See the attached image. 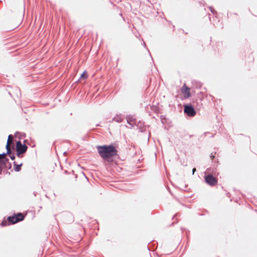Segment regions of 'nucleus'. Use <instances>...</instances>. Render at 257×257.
<instances>
[{
  "mask_svg": "<svg viewBox=\"0 0 257 257\" xmlns=\"http://www.w3.org/2000/svg\"><path fill=\"white\" fill-rule=\"evenodd\" d=\"M98 153L102 159L107 162L113 161V158L117 155V150L113 144L96 146Z\"/></svg>",
  "mask_w": 257,
  "mask_h": 257,
  "instance_id": "nucleus-1",
  "label": "nucleus"
},
{
  "mask_svg": "<svg viewBox=\"0 0 257 257\" xmlns=\"http://www.w3.org/2000/svg\"><path fill=\"white\" fill-rule=\"evenodd\" d=\"M25 218V216L21 212L14 213L13 215L9 216L7 218V222L3 220L1 222L2 226H5L8 224H14L19 222L23 221Z\"/></svg>",
  "mask_w": 257,
  "mask_h": 257,
  "instance_id": "nucleus-2",
  "label": "nucleus"
},
{
  "mask_svg": "<svg viewBox=\"0 0 257 257\" xmlns=\"http://www.w3.org/2000/svg\"><path fill=\"white\" fill-rule=\"evenodd\" d=\"M184 112L189 117H193L196 114L194 106L190 103L184 105Z\"/></svg>",
  "mask_w": 257,
  "mask_h": 257,
  "instance_id": "nucleus-3",
  "label": "nucleus"
},
{
  "mask_svg": "<svg viewBox=\"0 0 257 257\" xmlns=\"http://www.w3.org/2000/svg\"><path fill=\"white\" fill-rule=\"evenodd\" d=\"M205 182L210 186H214L217 183V179L212 174H207L204 176Z\"/></svg>",
  "mask_w": 257,
  "mask_h": 257,
  "instance_id": "nucleus-4",
  "label": "nucleus"
},
{
  "mask_svg": "<svg viewBox=\"0 0 257 257\" xmlns=\"http://www.w3.org/2000/svg\"><path fill=\"white\" fill-rule=\"evenodd\" d=\"M28 147L25 144H22L19 140L16 143V151H19L23 153H25L28 150Z\"/></svg>",
  "mask_w": 257,
  "mask_h": 257,
  "instance_id": "nucleus-5",
  "label": "nucleus"
},
{
  "mask_svg": "<svg viewBox=\"0 0 257 257\" xmlns=\"http://www.w3.org/2000/svg\"><path fill=\"white\" fill-rule=\"evenodd\" d=\"M190 88L188 87L185 83L183 84L181 88V92L184 95V97L185 98H188L191 96V93L190 92Z\"/></svg>",
  "mask_w": 257,
  "mask_h": 257,
  "instance_id": "nucleus-6",
  "label": "nucleus"
},
{
  "mask_svg": "<svg viewBox=\"0 0 257 257\" xmlns=\"http://www.w3.org/2000/svg\"><path fill=\"white\" fill-rule=\"evenodd\" d=\"M135 125L141 133H144L146 131L147 126L145 125L144 121L141 120L137 121L136 122Z\"/></svg>",
  "mask_w": 257,
  "mask_h": 257,
  "instance_id": "nucleus-7",
  "label": "nucleus"
},
{
  "mask_svg": "<svg viewBox=\"0 0 257 257\" xmlns=\"http://www.w3.org/2000/svg\"><path fill=\"white\" fill-rule=\"evenodd\" d=\"M9 162V159L6 157V154L3 153L0 154V167Z\"/></svg>",
  "mask_w": 257,
  "mask_h": 257,
  "instance_id": "nucleus-8",
  "label": "nucleus"
},
{
  "mask_svg": "<svg viewBox=\"0 0 257 257\" xmlns=\"http://www.w3.org/2000/svg\"><path fill=\"white\" fill-rule=\"evenodd\" d=\"M12 138H13V136L12 135H9L8 140H7V144L6 146V149L7 150H8V153H10L11 152V149L10 148V146L12 144H13V143L12 140Z\"/></svg>",
  "mask_w": 257,
  "mask_h": 257,
  "instance_id": "nucleus-9",
  "label": "nucleus"
},
{
  "mask_svg": "<svg viewBox=\"0 0 257 257\" xmlns=\"http://www.w3.org/2000/svg\"><path fill=\"white\" fill-rule=\"evenodd\" d=\"M23 165V163L20 164H17L16 162H14V169L16 172H19L21 170V167Z\"/></svg>",
  "mask_w": 257,
  "mask_h": 257,
  "instance_id": "nucleus-10",
  "label": "nucleus"
},
{
  "mask_svg": "<svg viewBox=\"0 0 257 257\" xmlns=\"http://www.w3.org/2000/svg\"><path fill=\"white\" fill-rule=\"evenodd\" d=\"M126 119H127V122L128 124L130 125H131L132 126L133 125L132 124V123L131 122H137L136 119L134 118L133 116H127Z\"/></svg>",
  "mask_w": 257,
  "mask_h": 257,
  "instance_id": "nucleus-11",
  "label": "nucleus"
},
{
  "mask_svg": "<svg viewBox=\"0 0 257 257\" xmlns=\"http://www.w3.org/2000/svg\"><path fill=\"white\" fill-rule=\"evenodd\" d=\"M3 169H6L7 170H10L12 168V164L10 162H7L5 165L1 166Z\"/></svg>",
  "mask_w": 257,
  "mask_h": 257,
  "instance_id": "nucleus-12",
  "label": "nucleus"
},
{
  "mask_svg": "<svg viewBox=\"0 0 257 257\" xmlns=\"http://www.w3.org/2000/svg\"><path fill=\"white\" fill-rule=\"evenodd\" d=\"M6 154V155H7V154L9 155V157L11 158V160H14L15 159V158H16L15 153L13 152L12 150H11V152L10 153H8V150H7V153Z\"/></svg>",
  "mask_w": 257,
  "mask_h": 257,
  "instance_id": "nucleus-13",
  "label": "nucleus"
},
{
  "mask_svg": "<svg viewBox=\"0 0 257 257\" xmlns=\"http://www.w3.org/2000/svg\"><path fill=\"white\" fill-rule=\"evenodd\" d=\"M18 135H20L19 137V139H22V138H25L26 136V135L24 133H20V132H16L15 134V137H18Z\"/></svg>",
  "mask_w": 257,
  "mask_h": 257,
  "instance_id": "nucleus-14",
  "label": "nucleus"
},
{
  "mask_svg": "<svg viewBox=\"0 0 257 257\" xmlns=\"http://www.w3.org/2000/svg\"><path fill=\"white\" fill-rule=\"evenodd\" d=\"M88 74L86 71H83V72L81 74L79 79H86L88 78Z\"/></svg>",
  "mask_w": 257,
  "mask_h": 257,
  "instance_id": "nucleus-15",
  "label": "nucleus"
},
{
  "mask_svg": "<svg viewBox=\"0 0 257 257\" xmlns=\"http://www.w3.org/2000/svg\"><path fill=\"white\" fill-rule=\"evenodd\" d=\"M113 120L118 122H121L122 121V118L121 117L117 116L113 118Z\"/></svg>",
  "mask_w": 257,
  "mask_h": 257,
  "instance_id": "nucleus-16",
  "label": "nucleus"
},
{
  "mask_svg": "<svg viewBox=\"0 0 257 257\" xmlns=\"http://www.w3.org/2000/svg\"><path fill=\"white\" fill-rule=\"evenodd\" d=\"M24 154V153H23L22 152H19V151H16V155H17V156L18 157H19L20 158H21L23 157Z\"/></svg>",
  "mask_w": 257,
  "mask_h": 257,
  "instance_id": "nucleus-17",
  "label": "nucleus"
},
{
  "mask_svg": "<svg viewBox=\"0 0 257 257\" xmlns=\"http://www.w3.org/2000/svg\"><path fill=\"white\" fill-rule=\"evenodd\" d=\"M209 9L210 10L211 13H212L214 15H217V12L214 9V8L212 7H209Z\"/></svg>",
  "mask_w": 257,
  "mask_h": 257,
  "instance_id": "nucleus-18",
  "label": "nucleus"
},
{
  "mask_svg": "<svg viewBox=\"0 0 257 257\" xmlns=\"http://www.w3.org/2000/svg\"><path fill=\"white\" fill-rule=\"evenodd\" d=\"M215 154H216V153H215L214 154H213V153L211 154L210 158L212 160H213L214 159V158L215 157Z\"/></svg>",
  "mask_w": 257,
  "mask_h": 257,
  "instance_id": "nucleus-19",
  "label": "nucleus"
},
{
  "mask_svg": "<svg viewBox=\"0 0 257 257\" xmlns=\"http://www.w3.org/2000/svg\"><path fill=\"white\" fill-rule=\"evenodd\" d=\"M4 173L5 174H8L9 175H10L11 174L10 172H9L8 170L4 171Z\"/></svg>",
  "mask_w": 257,
  "mask_h": 257,
  "instance_id": "nucleus-20",
  "label": "nucleus"
},
{
  "mask_svg": "<svg viewBox=\"0 0 257 257\" xmlns=\"http://www.w3.org/2000/svg\"><path fill=\"white\" fill-rule=\"evenodd\" d=\"M3 169L1 167H0V175L2 174Z\"/></svg>",
  "mask_w": 257,
  "mask_h": 257,
  "instance_id": "nucleus-21",
  "label": "nucleus"
},
{
  "mask_svg": "<svg viewBox=\"0 0 257 257\" xmlns=\"http://www.w3.org/2000/svg\"><path fill=\"white\" fill-rule=\"evenodd\" d=\"M196 171V169L193 168L192 170V174H194V172Z\"/></svg>",
  "mask_w": 257,
  "mask_h": 257,
  "instance_id": "nucleus-22",
  "label": "nucleus"
},
{
  "mask_svg": "<svg viewBox=\"0 0 257 257\" xmlns=\"http://www.w3.org/2000/svg\"><path fill=\"white\" fill-rule=\"evenodd\" d=\"M143 45L144 46V47H146V44L145 42H143Z\"/></svg>",
  "mask_w": 257,
  "mask_h": 257,
  "instance_id": "nucleus-23",
  "label": "nucleus"
},
{
  "mask_svg": "<svg viewBox=\"0 0 257 257\" xmlns=\"http://www.w3.org/2000/svg\"><path fill=\"white\" fill-rule=\"evenodd\" d=\"M178 216V213H177V214H176L173 216V218H174L175 217H176V216Z\"/></svg>",
  "mask_w": 257,
  "mask_h": 257,
  "instance_id": "nucleus-24",
  "label": "nucleus"
},
{
  "mask_svg": "<svg viewBox=\"0 0 257 257\" xmlns=\"http://www.w3.org/2000/svg\"><path fill=\"white\" fill-rule=\"evenodd\" d=\"M27 141H28L27 140H24V144H26V143L27 142Z\"/></svg>",
  "mask_w": 257,
  "mask_h": 257,
  "instance_id": "nucleus-25",
  "label": "nucleus"
},
{
  "mask_svg": "<svg viewBox=\"0 0 257 257\" xmlns=\"http://www.w3.org/2000/svg\"><path fill=\"white\" fill-rule=\"evenodd\" d=\"M226 194H227V196L230 197V193H227Z\"/></svg>",
  "mask_w": 257,
  "mask_h": 257,
  "instance_id": "nucleus-26",
  "label": "nucleus"
},
{
  "mask_svg": "<svg viewBox=\"0 0 257 257\" xmlns=\"http://www.w3.org/2000/svg\"><path fill=\"white\" fill-rule=\"evenodd\" d=\"M96 126H100V124H97L96 125Z\"/></svg>",
  "mask_w": 257,
  "mask_h": 257,
  "instance_id": "nucleus-27",
  "label": "nucleus"
},
{
  "mask_svg": "<svg viewBox=\"0 0 257 257\" xmlns=\"http://www.w3.org/2000/svg\"><path fill=\"white\" fill-rule=\"evenodd\" d=\"M34 195L35 196H36V193L35 192H34Z\"/></svg>",
  "mask_w": 257,
  "mask_h": 257,
  "instance_id": "nucleus-28",
  "label": "nucleus"
},
{
  "mask_svg": "<svg viewBox=\"0 0 257 257\" xmlns=\"http://www.w3.org/2000/svg\"><path fill=\"white\" fill-rule=\"evenodd\" d=\"M147 50H148V52H149V53H150V51L149 50V49H147ZM150 54L151 55V54Z\"/></svg>",
  "mask_w": 257,
  "mask_h": 257,
  "instance_id": "nucleus-29",
  "label": "nucleus"
},
{
  "mask_svg": "<svg viewBox=\"0 0 257 257\" xmlns=\"http://www.w3.org/2000/svg\"><path fill=\"white\" fill-rule=\"evenodd\" d=\"M187 185H185V188H187Z\"/></svg>",
  "mask_w": 257,
  "mask_h": 257,
  "instance_id": "nucleus-30",
  "label": "nucleus"
},
{
  "mask_svg": "<svg viewBox=\"0 0 257 257\" xmlns=\"http://www.w3.org/2000/svg\"><path fill=\"white\" fill-rule=\"evenodd\" d=\"M9 94L11 96L12 95L11 93L10 92H9Z\"/></svg>",
  "mask_w": 257,
  "mask_h": 257,
  "instance_id": "nucleus-31",
  "label": "nucleus"
},
{
  "mask_svg": "<svg viewBox=\"0 0 257 257\" xmlns=\"http://www.w3.org/2000/svg\"><path fill=\"white\" fill-rule=\"evenodd\" d=\"M192 136H193V135H190V136H189V137H190V138H191V137H192Z\"/></svg>",
  "mask_w": 257,
  "mask_h": 257,
  "instance_id": "nucleus-32",
  "label": "nucleus"
},
{
  "mask_svg": "<svg viewBox=\"0 0 257 257\" xmlns=\"http://www.w3.org/2000/svg\"><path fill=\"white\" fill-rule=\"evenodd\" d=\"M147 247H148V250H150V248H149V246H148Z\"/></svg>",
  "mask_w": 257,
  "mask_h": 257,
  "instance_id": "nucleus-33",
  "label": "nucleus"
},
{
  "mask_svg": "<svg viewBox=\"0 0 257 257\" xmlns=\"http://www.w3.org/2000/svg\"><path fill=\"white\" fill-rule=\"evenodd\" d=\"M1 2H2V1H0V3H1Z\"/></svg>",
  "mask_w": 257,
  "mask_h": 257,
  "instance_id": "nucleus-34",
  "label": "nucleus"
}]
</instances>
